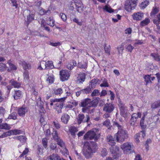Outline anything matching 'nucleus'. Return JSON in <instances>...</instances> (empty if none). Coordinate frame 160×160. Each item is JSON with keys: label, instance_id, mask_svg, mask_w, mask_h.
Instances as JSON below:
<instances>
[{"label": "nucleus", "instance_id": "nucleus-51", "mask_svg": "<svg viewBox=\"0 0 160 160\" xmlns=\"http://www.w3.org/2000/svg\"><path fill=\"white\" fill-rule=\"evenodd\" d=\"M10 131H8L4 133L2 135L0 136V138L6 137L8 136L11 135Z\"/></svg>", "mask_w": 160, "mask_h": 160}, {"label": "nucleus", "instance_id": "nucleus-37", "mask_svg": "<svg viewBox=\"0 0 160 160\" xmlns=\"http://www.w3.org/2000/svg\"><path fill=\"white\" fill-rule=\"evenodd\" d=\"M150 22V19L149 18H146L140 23V25L142 26L147 25Z\"/></svg>", "mask_w": 160, "mask_h": 160}, {"label": "nucleus", "instance_id": "nucleus-16", "mask_svg": "<svg viewBox=\"0 0 160 160\" xmlns=\"http://www.w3.org/2000/svg\"><path fill=\"white\" fill-rule=\"evenodd\" d=\"M28 109L26 107H22L19 108L18 110V115L21 117H24L25 113L28 112Z\"/></svg>", "mask_w": 160, "mask_h": 160}, {"label": "nucleus", "instance_id": "nucleus-28", "mask_svg": "<svg viewBox=\"0 0 160 160\" xmlns=\"http://www.w3.org/2000/svg\"><path fill=\"white\" fill-rule=\"evenodd\" d=\"M22 96V93L19 90L16 91L15 92L13 97L14 99H18Z\"/></svg>", "mask_w": 160, "mask_h": 160}, {"label": "nucleus", "instance_id": "nucleus-20", "mask_svg": "<svg viewBox=\"0 0 160 160\" xmlns=\"http://www.w3.org/2000/svg\"><path fill=\"white\" fill-rule=\"evenodd\" d=\"M107 141L108 143L111 146V147L113 146L115 144V142L114 138L110 135H109L107 136Z\"/></svg>", "mask_w": 160, "mask_h": 160}, {"label": "nucleus", "instance_id": "nucleus-4", "mask_svg": "<svg viewBox=\"0 0 160 160\" xmlns=\"http://www.w3.org/2000/svg\"><path fill=\"white\" fill-rule=\"evenodd\" d=\"M98 131L97 129L93 128L87 132L84 136V138L85 139L88 140L94 139L95 141H97L98 138L99 136L98 135Z\"/></svg>", "mask_w": 160, "mask_h": 160}, {"label": "nucleus", "instance_id": "nucleus-64", "mask_svg": "<svg viewBox=\"0 0 160 160\" xmlns=\"http://www.w3.org/2000/svg\"><path fill=\"white\" fill-rule=\"evenodd\" d=\"M99 92L98 90H94L92 93L91 95L92 96H97L99 94Z\"/></svg>", "mask_w": 160, "mask_h": 160}, {"label": "nucleus", "instance_id": "nucleus-60", "mask_svg": "<svg viewBox=\"0 0 160 160\" xmlns=\"http://www.w3.org/2000/svg\"><path fill=\"white\" fill-rule=\"evenodd\" d=\"M60 17L61 18L62 20L65 22L67 20L66 15L63 13H61L60 14Z\"/></svg>", "mask_w": 160, "mask_h": 160}, {"label": "nucleus", "instance_id": "nucleus-21", "mask_svg": "<svg viewBox=\"0 0 160 160\" xmlns=\"http://www.w3.org/2000/svg\"><path fill=\"white\" fill-rule=\"evenodd\" d=\"M157 19L153 20V22L157 27V28L159 31L160 30V14L157 16Z\"/></svg>", "mask_w": 160, "mask_h": 160}, {"label": "nucleus", "instance_id": "nucleus-53", "mask_svg": "<svg viewBox=\"0 0 160 160\" xmlns=\"http://www.w3.org/2000/svg\"><path fill=\"white\" fill-rule=\"evenodd\" d=\"M17 118V113L16 112H13L10 115H9L8 118L9 119H13L15 120Z\"/></svg>", "mask_w": 160, "mask_h": 160}, {"label": "nucleus", "instance_id": "nucleus-54", "mask_svg": "<svg viewBox=\"0 0 160 160\" xmlns=\"http://www.w3.org/2000/svg\"><path fill=\"white\" fill-rule=\"evenodd\" d=\"M91 88L89 86L88 87L84 89H82L81 91H82L83 93H89L91 91V88Z\"/></svg>", "mask_w": 160, "mask_h": 160}, {"label": "nucleus", "instance_id": "nucleus-13", "mask_svg": "<svg viewBox=\"0 0 160 160\" xmlns=\"http://www.w3.org/2000/svg\"><path fill=\"white\" fill-rule=\"evenodd\" d=\"M78 12H81L83 10V6L80 0H73Z\"/></svg>", "mask_w": 160, "mask_h": 160}, {"label": "nucleus", "instance_id": "nucleus-5", "mask_svg": "<svg viewBox=\"0 0 160 160\" xmlns=\"http://www.w3.org/2000/svg\"><path fill=\"white\" fill-rule=\"evenodd\" d=\"M120 147L124 154H128L131 152L134 145L132 142H127L121 144Z\"/></svg>", "mask_w": 160, "mask_h": 160}, {"label": "nucleus", "instance_id": "nucleus-23", "mask_svg": "<svg viewBox=\"0 0 160 160\" xmlns=\"http://www.w3.org/2000/svg\"><path fill=\"white\" fill-rule=\"evenodd\" d=\"M45 69H52L54 66L53 62L52 61H48L45 63Z\"/></svg>", "mask_w": 160, "mask_h": 160}, {"label": "nucleus", "instance_id": "nucleus-22", "mask_svg": "<svg viewBox=\"0 0 160 160\" xmlns=\"http://www.w3.org/2000/svg\"><path fill=\"white\" fill-rule=\"evenodd\" d=\"M121 115L124 118L127 117V110L126 107H122L120 108Z\"/></svg>", "mask_w": 160, "mask_h": 160}, {"label": "nucleus", "instance_id": "nucleus-47", "mask_svg": "<svg viewBox=\"0 0 160 160\" xmlns=\"http://www.w3.org/2000/svg\"><path fill=\"white\" fill-rule=\"evenodd\" d=\"M57 142V144L60 146L61 148H64L65 146V144L63 141L60 138L56 140Z\"/></svg>", "mask_w": 160, "mask_h": 160}, {"label": "nucleus", "instance_id": "nucleus-25", "mask_svg": "<svg viewBox=\"0 0 160 160\" xmlns=\"http://www.w3.org/2000/svg\"><path fill=\"white\" fill-rule=\"evenodd\" d=\"M87 61L85 60L84 62H79L78 64V66L80 68L85 69L87 67Z\"/></svg>", "mask_w": 160, "mask_h": 160}, {"label": "nucleus", "instance_id": "nucleus-63", "mask_svg": "<svg viewBox=\"0 0 160 160\" xmlns=\"http://www.w3.org/2000/svg\"><path fill=\"white\" fill-rule=\"evenodd\" d=\"M100 86L101 87H108L109 85L107 81L104 80L103 81L102 83L100 84Z\"/></svg>", "mask_w": 160, "mask_h": 160}, {"label": "nucleus", "instance_id": "nucleus-10", "mask_svg": "<svg viewBox=\"0 0 160 160\" xmlns=\"http://www.w3.org/2000/svg\"><path fill=\"white\" fill-rule=\"evenodd\" d=\"M115 108L114 104L112 103H107L103 108V111L107 113H111L114 110Z\"/></svg>", "mask_w": 160, "mask_h": 160}, {"label": "nucleus", "instance_id": "nucleus-38", "mask_svg": "<svg viewBox=\"0 0 160 160\" xmlns=\"http://www.w3.org/2000/svg\"><path fill=\"white\" fill-rule=\"evenodd\" d=\"M34 15L32 13L30 14L27 16V22L29 23L34 19Z\"/></svg>", "mask_w": 160, "mask_h": 160}, {"label": "nucleus", "instance_id": "nucleus-33", "mask_svg": "<svg viewBox=\"0 0 160 160\" xmlns=\"http://www.w3.org/2000/svg\"><path fill=\"white\" fill-rule=\"evenodd\" d=\"M147 114L146 112H144L143 114V116L142 118L141 119L140 122V125L141 127L143 128H144L146 127V125L144 124V118L145 117V116Z\"/></svg>", "mask_w": 160, "mask_h": 160}, {"label": "nucleus", "instance_id": "nucleus-43", "mask_svg": "<svg viewBox=\"0 0 160 160\" xmlns=\"http://www.w3.org/2000/svg\"><path fill=\"white\" fill-rule=\"evenodd\" d=\"M160 106V101H157L153 102L152 105L151 107L152 108H157Z\"/></svg>", "mask_w": 160, "mask_h": 160}, {"label": "nucleus", "instance_id": "nucleus-30", "mask_svg": "<svg viewBox=\"0 0 160 160\" xmlns=\"http://www.w3.org/2000/svg\"><path fill=\"white\" fill-rule=\"evenodd\" d=\"M151 56L154 59L157 61H160V55H159L157 52L152 53L151 54Z\"/></svg>", "mask_w": 160, "mask_h": 160}, {"label": "nucleus", "instance_id": "nucleus-55", "mask_svg": "<svg viewBox=\"0 0 160 160\" xmlns=\"http://www.w3.org/2000/svg\"><path fill=\"white\" fill-rule=\"evenodd\" d=\"M143 43V41L142 40H136L135 42L133 44L135 47L137 46L138 45H142Z\"/></svg>", "mask_w": 160, "mask_h": 160}, {"label": "nucleus", "instance_id": "nucleus-24", "mask_svg": "<svg viewBox=\"0 0 160 160\" xmlns=\"http://www.w3.org/2000/svg\"><path fill=\"white\" fill-rule=\"evenodd\" d=\"M124 45L125 44L122 43L117 47V49L119 54H122L124 49Z\"/></svg>", "mask_w": 160, "mask_h": 160}, {"label": "nucleus", "instance_id": "nucleus-59", "mask_svg": "<svg viewBox=\"0 0 160 160\" xmlns=\"http://www.w3.org/2000/svg\"><path fill=\"white\" fill-rule=\"evenodd\" d=\"M139 134L138 133L136 134L134 136V139L135 142L137 143H138L140 142V137Z\"/></svg>", "mask_w": 160, "mask_h": 160}, {"label": "nucleus", "instance_id": "nucleus-3", "mask_svg": "<svg viewBox=\"0 0 160 160\" xmlns=\"http://www.w3.org/2000/svg\"><path fill=\"white\" fill-rule=\"evenodd\" d=\"M113 124L118 128V132L115 134L117 141L119 142L124 141L128 137L127 131L122 129V126L117 122H114Z\"/></svg>", "mask_w": 160, "mask_h": 160}, {"label": "nucleus", "instance_id": "nucleus-56", "mask_svg": "<svg viewBox=\"0 0 160 160\" xmlns=\"http://www.w3.org/2000/svg\"><path fill=\"white\" fill-rule=\"evenodd\" d=\"M47 81L49 83H52L54 81V78L53 75H51L48 76L47 79Z\"/></svg>", "mask_w": 160, "mask_h": 160}, {"label": "nucleus", "instance_id": "nucleus-1", "mask_svg": "<svg viewBox=\"0 0 160 160\" xmlns=\"http://www.w3.org/2000/svg\"><path fill=\"white\" fill-rule=\"evenodd\" d=\"M67 94L66 96L63 98L59 99H53L52 101L53 102H56L55 104V108L58 113H61V109L62 108L63 105L62 102H64L67 99H69L71 101H68V102L72 103L73 104L74 106H76L78 105V102H72L71 100L73 99V98L72 96V94L67 92Z\"/></svg>", "mask_w": 160, "mask_h": 160}, {"label": "nucleus", "instance_id": "nucleus-48", "mask_svg": "<svg viewBox=\"0 0 160 160\" xmlns=\"http://www.w3.org/2000/svg\"><path fill=\"white\" fill-rule=\"evenodd\" d=\"M159 11V8H153L152 9V11L150 13L151 16H154L155 14H157Z\"/></svg>", "mask_w": 160, "mask_h": 160}, {"label": "nucleus", "instance_id": "nucleus-39", "mask_svg": "<svg viewBox=\"0 0 160 160\" xmlns=\"http://www.w3.org/2000/svg\"><path fill=\"white\" fill-rule=\"evenodd\" d=\"M11 127L7 123H2L0 124V129L8 130L10 129Z\"/></svg>", "mask_w": 160, "mask_h": 160}, {"label": "nucleus", "instance_id": "nucleus-32", "mask_svg": "<svg viewBox=\"0 0 160 160\" xmlns=\"http://www.w3.org/2000/svg\"><path fill=\"white\" fill-rule=\"evenodd\" d=\"M8 67L6 64L0 62V72H2L5 71Z\"/></svg>", "mask_w": 160, "mask_h": 160}, {"label": "nucleus", "instance_id": "nucleus-58", "mask_svg": "<svg viewBox=\"0 0 160 160\" xmlns=\"http://www.w3.org/2000/svg\"><path fill=\"white\" fill-rule=\"evenodd\" d=\"M52 135L53 139L56 140L59 138L57 132L56 131H53V132L52 133Z\"/></svg>", "mask_w": 160, "mask_h": 160}, {"label": "nucleus", "instance_id": "nucleus-44", "mask_svg": "<svg viewBox=\"0 0 160 160\" xmlns=\"http://www.w3.org/2000/svg\"><path fill=\"white\" fill-rule=\"evenodd\" d=\"M63 92L62 89L58 88L54 90V93L56 95L61 94Z\"/></svg>", "mask_w": 160, "mask_h": 160}, {"label": "nucleus", "instance_id": "nucleus-61", "mask_svg": "<svg viewBox=\"0 0 160 160\" xmlns=\"http://www.w3.org/2000/svg\"><path fill=\"white\" fill-rule=\"evenodd\" d=\"M39 121L42 125H43V126L45 125L46 124V121L42 116L40 117Z\"/></svg>", "mask_w": 160, "mask_h": 160}, {"label": "nucleus", "instance_id": "nucleus-29", "mask_svg": "<svg viewBox=\"0 0 160 160\" xmlns=\"http://www.w3.org/2000/svg\"><path fill=\"white\" fill-rule=\"evenodd\" d=\"M98 81V79H94L92 80L89 83V86L92 88H94Z\"/></svg>", "mask_w": 160, "mask_h": 160}, {"label": "nucleus", "instance_id": "nucleus-19", "mask_svg": "<svg viewBox=\"0 0 160 160\" xmlns=\"http://www.w3.org/2000/svg\"><path fill=\"white\" fill-rule=\"evenodd\" d=\"M70 118L69 116L67 114H63L61 118L62 122L65 124H67Z\"/></svg>", "mask_w": 160, "mask_h": 160}, {"label": "nucleus", "instance_id": "nucleus-62", "mask_svg": "<svg viewBox=\"0 0 160 160\" xmlns=\"http://www.w3.org/2000/svg\"><path fill=\"white\" fill-rule=\"evenodd\" d=\"M47 142V139L46 138H43L42 140V143L43 146L45 148H47L48 146Z\"/></svg>", "mask_w": 160, "mask_h": 160}, {"label": "nucleus", "instance_id": "nucleus-31", "mask_svg": "<svg viewBox=\"0 0 160 160\" xmlns=\"http://www.w3.org/2000/svg\"><path fill=\"white\" fill-rule=\"evenodd\" d=\"M102 9L109 13H112L113 12V10L108 5H105L102 8Z\"/></svg>", "mask_w": 160, "mask_h": 160}, {"label": "nucleus", "instance_id": "nucleus-49", "mask_svg": "<svg viewBox=\"0 0 160 160\" xmlns=\"http://www.w3.org/2000/svg\"><path fill=\"white\" fill-rule=\"evenodd\" d=\"M49 45L53 47L60 46L61 43L59 42H54L53 41H50L49 42Z\"/></svg>", "mask_w": 160, "mask_h": 160}, {"label": "nucleus", "instance_id": "nucleus-45", "mask_svg": "<svg viewBox=\"0 0 160 160\" xmlns=\"http://www.w3.org/2000/svg\"><path fill=\"white\" fill-rule=\"evenodd\" d=\"M39 13V14L41 15H42L45 14H46L47 15H48L50 13V11L49 10H48L47 11H46L43 9H41L40 10Z\"/></svg>", "mask_w": 160, "mask_h": 160}, {"label": "nucleus", "instance_id": "nucleus-15", "mask_svg": "<svg viewBox=\"0 0 160 160\" xmlns=\"http://www.w3.org/2000/svg\"><path fill=\"white\" fill-rule=\"evenodd\" d=\"M142 114L140 112H138L137 113H135L133 114L132 115L131 119V124L132 125H134L135 122H136L138 118H140Z\"/></svg>", "mask_w": 160, "mask_h": 160}, {"label": "nucleus", "instance_id": "nucleus-11", "mask_svg": "<svg viewBox=\"0 0 160 160\" xmlns=\"http://www.w3.org/2000/svg\"><path fill=\"white\" fill-rule=\"evenodd\" d=\"M144 13L141 12L134 13L132 15V17L134 20L138 21L141 20L144 17Z\"/></svg>", "mask_w": 160, "mask_h": 160}, {"label": "nucleus", "instance_id": "nucleus-2", "mask_svg": "<svg viewBox=\"0 0 160 160\" xmlns=\"http://www.w3.org/2000/svg\"><path fill=\"white\" fill-rule=\"evenodd\" d=\"M97 145L93 142H85L83 148V153L87 158H90L97 149Z\"/></svg>", "mask_w": 160, "mask_h": 160}, {"label": "nucleus", "instance_id": "nucleus-50", "mask_svg": "<svg viewBox=\"0 0 160 160\" xmlns=\"http://www.w3.org/2000/svg\"><path fill=\"white\" fill-rule=\"evenodd\" d=\"M41 26L43 27L45 30L48 31H50L49 28L48 27L46 26L45 21L44 20H42L41 22Z\"/></svg>", "mask_w": 160, "mask_h": 160}, {"label": "nucleus", "instance_id": "nucleus-27", "mask_svg": "<svg viewBox=\"0 0 160 160\" xmlns=\"http://www.w3.org/2000/svg\"><path fill=\"white\" fill-rule=\"evenodd\" d=\"M13 138L18 140L22 143H25L26 141V138L24 136H20L18 137H14Z\"/></svg>", "mask_w": 160, "mask_h": 160}, {"label": "nucleus", "instance_id": "nucleus-26", "mask_svg": "<svg viewBox=\"0 0 160 160\" xmlns=\"http://www.w3.org/2000/svg\"><path fill=\"white\" fill-rule=\"evenodd\" d=\"M69 132H70L71 134L72 135H75L76 132H77L78 131V128L74 126L70 127L69 129Z\"/></svg>", "mask_w": 160, "mask_h": 160}, {"label": "nucleus", "instance_id": "nucleus-57", "mask_svg": "<svg viewBox=\"0 0 160 160\" xmlns=\"http://www.w3.org/2000/svg\"><path fill=\"white\" fill-rule=\"evenodd\" d=\"M29 152V149L28 148L25 147L24 150L23 151L22 153L20 156L19 157L20 158L22 157L24 155L26 154Z\"/></svg>", "mask_w": 160, "mask_h": 160}, {"label": "nucleus", "instance_id": "nucleus-8", "mask_svg": "<svg viewBox=\"0 0 160 160\" xmlns=\"http://www.w3.org/2000/svg\"><path fill=\"white\" fill-rule=\"evenodd\" d=\"M110 149L112 156L114 158H118L121 156V154L119 153V148L117 146L111 147Z\"/></svg>", "mask_w": 160, "mask_h": 160}, {"label": "nucleus", "instance_id": "nucleus-46", "mask_svg": "<svg viewBox=\"0 0 160 160\" xmlns=\"http://www.w3.org/2000/svg\"><path fill=\"white\" fill-rule=\"evenodd\" d=\"M60 152L64 155H68L69 154V152L65 146L64 148H62L60 150Z\"/></svg>", "mask_w": 160, "mask_h": 160}, {"label": "nucleus", "instance_id": "nucleus-35", "mask_svg": "<svg viewBox=\"0 0 160 160\" xmlns=\"http://www.w3.org/2000/svg\"><path fill=\"white\" fill-rule=\"evenodd\" d=\"M50 160H59L60 157L57 154L53 153L49 156Z\"/></svg>", "mask_w": 160, "mask_h": 160}, {"label": "nucleus", "instance_id": "nucleus-41", "mask_svg": "<svg viewBox=\"0 0 160 160\" xmlns=\"http://www.w3.org/2000/svg\"><path fill=\"white\" fill-rule=\"evenodd\" d=\"M76 65V62H73L68 63L67 65V66L68 69L71 70L73 68L74 66Z\"/></svg>", "mask_w": 160, "mask_h": 160}, {"label": "nucleus", "instance_id": "nucleus-7", "mask_svg": "<svg viewBox=\"0 0 160 160\" xmlns=\"http://www.w3.org/2000/svg\"><path fill=\"white\" fill-rule=\"evenodd\" d=\"M60 79L62 81H65L69 79L70 76V72L68 70H62L60 71Z\"/></svg>", "mask_w": 160, "mask_h": 160}, {"label": "nucleus", "instance_id": "nucleus-6", "mask_svg": "<svg viewBox=\"0 0 160 160\" xmlns=\"http://www.w3.org/2000/svg\"><path fill=\"white\" fill-rule=\"evenodd\" d=\"M137 0H127L125 4V9L128 12L134 9L137 6Z\"/></svg>", "mask_w": 160, "mask_h": 160}, {"label": "nucleus", "instance_id": "nucleus-34", "mask_svg": "<svg viewBox=\"0 0 160 160\" xmlns=\"http://www.w3.org/2000/svg\"><path fill=\"white\" fill-rule=\"evenodd\" d=\"M149 3V1L148 0H146L142 2L139 5L140 8L142 9H144L148 5Z\"/></svg>", "mask_w": 160, "mask_h": 160}, {"label": "nucleus", "instance_id": "nucleus-17", "mask_svg": "<svg viewBox=\"0 0 160 160\" xmlns=\"http://www.w3.org/2000/svg\"><path fill=\"white\" fill-rule=\"evenodd\" d=\"M85 74L84 73L79 74L77 77V82L78 83H82L85 80Z\"/></svg>", "mask_w": 160, "mask_h": 160}, {"label": "nucleus", "instance_id": "nucleus-14", "mask_svg": "<svg viewBox=\"0 0 160 160\" xmlns=\"http://www.w3.org/2000/svg\"><path fill=\"white\" fill-rule=\"evenodd\" d=\"M87 119L86 120H83L84 118V116L83 114H79L77 116V122L78 124H80L82 122H88L90 119L89 116L87 115L86 116Z\"/></svg>", "mask_w": 160, "mask_h": 160}, {"label": "nucleus", "instance_id": "nucleus-12", "mask_svg": "<svg viewBox=\"0 0 160 160\" xmlns=\"http://www.w3.org/2000/svg\"><path fill=\"white\" fill-rule=\"evenodd\" d=\"M7 63L9 66L7 68V71L9 72L16 71L17 69V66L13 63L12 61L10 59L8 61Z\"/></svg>", "mask_w": 160, "mask_h": 160}, {"label": "nucleus", "instance_id": "nucleus-42", "mask_svg": "<svg viewBox=\"0 0 160 160\" xmlns=\"http://www.w3.org/2000/svg\"><path fill=\"white\" fill-rule=\"evenodd\" d=\"M24 80L26 82H28L29 80V72L28 71L24 72L23 74Z\"/></svg>", "mask_w": 160, "mask_h": 160}, {"label": "nucleus", "instance_id": "nucleus-52", "mask_svg": "<svg viewBox=\"0 0 160 160\" xmlns=\"http://www.w3.org/2000/svg\"><path fill=\"white\" fill-rule=\"evenodd\" d=\"M11 135H16L21 133V131L17 129L10 130Z\"/></svg>", "mask_w": 160, "mask_h": 160}, {"label": "nucleus", "instance_id": "nucleus-40", "mask_svg": "<svg viewBox=\"0 0 160 160\" xmlns=\"http://www.w3.org/2000/svg\"><path fill=\"white\" fill-rule=\"evenodd\" d=\"M144 78L147 85L151 83V75H146L144 76Z\"/></svg>", "mask_w": 160, "mask_h": 160}, {"label": "nucleus", "instance_id": "nucleus-18", "mask_svg": "<svg viewBox=\"0 0 160 160\" xmlns=\"http://www.w3.org/2000/svg\"><path fill=\"white\" fill-rule=\"evenodd\" d=\"M19 64L21 65L24 70L29 69L31 68V64L24 61H21Z\"/></svg>", "mask_w": 160, "mask_h": 160}, {"label": "nucleus", "instance_id": "nucleus-36", "mask_svg": "<svg viewBox=\"0 0 160 160\" xmlns=\"http://www.w3.org/2000/svg\"><path fill=\"white\" fill-rule=\"evenodd\" d=\"M9 83L13 86L15 88H18L20 87V84L19 83L15 81L13 79L11 80L9 82Z\"/></svg>", "mask_w": 160, "mask_h": 160}, {"label": "nucleus", "instance_id": "nucleus-9", "mask_svg": "<svg viewBox=\"0 0 160 160\" xmlns=\"http://www.w3.org/2000/svg\"><path fill=\"white\" fill-rule=\"evenodd\" d=\"M94 104H93V101L89 98L85 99L82 101L81 102V106L83 107H86L87 109L88 108L93 106Z\"/></svg>", "mask_w": 160, "mask_h": 160}]
</instances>
